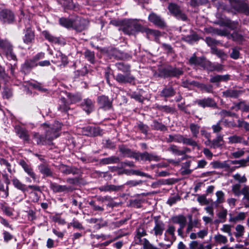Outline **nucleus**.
I'll list each match as a JSON object with an SVG mask.
<instances>
[{
	"label": "nucleus",
	"mask_w": 249,
	"mask_h": 249,
	"mask_svg": "<svg viewBox=\"0 0 249 249\" xmlns=\"http://www.w3.org/2000/svg\"><path fill=\"white\" fill-rule=\"evenodd\" d=\"M61 124L58 122H55L52 125L46 123L42 125V127L45 131L46 139L48 142H51L54 139L59 137L58 131L61 129Z\"/></svg>",
	"instance_id": "f257e3e1"
},
{
	"label": "nucleus",
	"mask_w": 249,
	"mask_h": 249,
	"mask_svg": "<svg viewBox=\"0 0 249 249\" xmlns=\"http://www.w3.org/2000/svg\"><path fill=\"white\" fill-rule=\"evenodd\" d=\"M166 141L167 142H173L183 143L184 144L189 145L193 147L197 146V142L192 138H187L183 135L180 134H176L174 135H169L168 137L166 138Z\"/></svg>",
	"instance_id": "f03ea898"
},
{
	"label": "nucleus",
	"mask_w": 249,
	"mask_h": 249,
	"mask_svg": "<svg viewBox=\"0 0 249 249\" xmlns=\"http://www.w3.org/2000/svg\"><path fill=\"white\" fill-rule=\"evenodd\" d=\"M231 7L234 10L235 13H244L249 16V7L247 4L240 0H229Z\"/></svg>",
	"instance_id": "7ed1b4c3"
},
{
	"label": "nucleus",
	"mask_w": 249,
	"mask_h": 249,
	"mask_svg": "<svg viewBox=\"0 0 249 249\" xmlns=\"http://www.w3.org/2000/svg\"><path fill=\"white\" fill-rule=\"evenodd\" d=\"M131 157L137 160L158 161L160 160V157L157 155L152 153H149L147 152L135 153L132 154Z\"/></svg>",
	"instance_id": "20e7f679"
},
{
	"label": "nucleus",
	"mask_w": 249,
	"mask_h": 249,
	"mask_svg": "<svg viewBox=\"0 0 249 249\" xmlns=\"http://www.w3.org/2000/svg\"><path fill=\"white\" fill-rule=\"evenodd\" d=\"M171 220L173 223L179 225V227L178 229V233L179 236L182 237L183 236V230L187 224L186 217L183 215L179 214L172 217Z\"/></svg>",
	"instance_id": "39448f33"
},
{
	"label": "nucleus",
	"mask_w": 249,
	"mask_h": 249,
	"mask_svg": "<svg viewBox=\"0 0 249 249\" xmlns=\"http://www.w3.org/2000/svg\"><path fill=\"white\" fill-rule=\"evenodd\" d=\"M168 9L171 14L178 19L186 21L187 19L186 15L182 13L179 6L176 4L171 3L169 4Z\"/></svg>",
	"instance_id": "423d86ee"
},
{
	"label": "nucleus",
	"mask_w": 249,
	"mask_h": 249,
	"mask_svg": "<svg viewBox=\"0 0 249 249\" xmlns=\"http://www.w3.org/2000/svg\"><path fill=\"white\" fill-rule=\"evenodd\" d=\"M131 25L132 26V34L137 32H142L146 33L147 35H153L154 36H158L160 33L158 31L151 30L142 27L134 20H133V23Z\"/></svg>",
	"instance_id": "0eeeda50"
},
{
	"label": "nucleus",
	"mask_w": 249,
	"mask_h": 249,
	"mask_svg": "<svg viewBox=\"0 0 249 249\" xmlns=\"http://www.w3.org/2000/svg\"><path fill=\"white\" fill-rule=\"evenodd\" d=\"M15 19L14 13L10 10L4 9L0 12V20L5 23H11Z\"/></svg>",
	"instance_id": "6e6552de"
},
{
	"label": "nucleus",
	"mask_w": 249,
	"mask_h": 249,
	"mask_svg": "<svg viewBox=\"0 0 249 249\" xmlns=\"http://www.w3.org/2000/svg\"><path fill=\"white\" fill-rule=\"evenodd\" d=\"M88 24V21L86 19L77 17L73 20L72 27L78 32H81L87 28Z\"/></svg>",
	"instance_id": "1a4fd4ad"
},
{
	"label": "nucleus",
	"mask_w": 249,
	"mask_h": 249,
	"mask_svg": "<svg viewBox=\"0 0 249 249\" xmlns=\"http://www.w3.org/2000/svg\"><path fill=\"white\" fill-rule=\"evenodd\" d=\"M125 74L118 73L114 76L115 79L120 84L132 83L134 82L135 78L130 73Z\"/></svg>",
	"instance_id": "9d476101"
},
{
	"label": "nucleus",
	"mask_w": 249,
	"mask_h": 249,
	"mask_svg": "<svg viewBox=\"0 0 249 249\" xmlns=\"http://www.w3.org/2000/svg\"><path fill=\"white\" fill-rule=\"evenodd\" d=\"M97 102L100 107L104 110H108L112 107V102L105 95L98 97Z\"/></svg>",
	"instance_id": "9b49d317"
},
{
	"label": "nucleus",
	"mask_w": 249,
	"mask_h": 249,
	"mask_svg": "<svg viewBox=\"0 0 249 249\" xmlns=\"http://www.w3.org/2000/svg\"><path fill=\"white\" fill-rule=\"evenodd\" d=\"M149 20L159 27H164L165 23L164 20L160 16L155 13H151L148 17Z\"/></svg>",
	"instance_id": "f8f14e48"
},
{
	"label": "nucleus",
	"mask_w": 249,
	"mask_h": 249,
	"mask_svg": "<svg viewBox=\"0 0 249 249\" xmlns=\"http://www.w3.org/2000/svg\"><path fill=\"white\" fill-rule=\"evenodd\" d=\"M59 169L62 173L66 175L70 174L76 175L79 173V170L77 168L67 166L63 164L59 165Z\"/></svg>",
	"instance_id": "ddd939ff"
},
{
	"label": "nucleus",
	"mask_w": 249,
	"mask_h": 249,
	"mask_svg": "<svg viewBox=\"0 0 249 249\" xmlns=\"http://www.w3.org/2000/svg\"><path fill=\"white\" fill-rule=\"evenodd\" d=\"M19 165L23 168L24 171L30 176L34 180L36 179V174L30 165L27 164L24 160H21L19 162Z\"/></svg>",
	"instance_id": "4468645a"
},
{
	"label": "nucleus",
	"mask_w": 249,
	"mask_h": 249,
	"mask_svg": "<svg viewBox=\"0 0 249 249\" xmlns=\"http://www.w3.org/2000/svg\"><path fill=\"white\" fill-rule=\"evenodd\" d=\"M195 103L203 108L206 107H213L216 105L214 100L210 98L197 100L195 101Z\"/></svg>",
	"instance_id": "2eb2a0df"
},
{
	"label": "nucleus",
	"mask_w": 249,
	"mask_h": 249,
	"mask_svg": "<svg viewBox=\"0 0 249 249\" xmlns=\"http://www.w3.org/2000/svg\"><path fill=\"white\" fill-rule=\"evenodd\" d=\"M15 130L16 133L20 139L25 142H29L30 137L27 130L20 126H17L15 127Z\"/></svg>",
	"instance_id": "dca6fc26"
},
{
	"label": "nucleus",
	"mask_w": 249,
	"mask_h": 249,
	"mask_svg": "<svg viewBox=\"0 0 249 249\" xmlns=\"http://www.w3.org/2000/svg\"><path fill=\"white\" fill-rule=\"evenodd\" d=\"M132 19L124 20V23L121 28H119V30H122L124 34L127 35H132Z\"/></svg>",
	"instance_id": "f3484780"
},
{
	"label": "nucleus",
	"mask_w": 249,
	"mask_h": 249,
	"mask_svg": "<svg viewBox=\"0 0 249 249\" xmlns=\"http://www.w3.org/2000/svg\"><path fill=\"white\" fill-rule=\"evenodd\" d=\"M42 35L44 37L47 39L50 42L58 44H65L64 41L61 40L59 37L54 36L51 35L49 32L44 31L42 32Z\"/></svg>",
	"instance_id": "a211bd4d"
},
{
	"label": "nucleus",
	"mask_w": 249,
	"mask_h": 249,
	"mask_svg": "<svg viewBox=\"0 0 249 249\" xmlns=\"http://www.w3.org/2000/svg\"><path fill=\"white\" fill-rule=\"evenodd\" d=\"M39 172L42 174L44 177H52L53 172L46 163H42L38 167Z\"/></svg>",
	"instance_id": "6ab92c4d"
},
{
	"label": "nucleus",
	"mask_w": 249,
	"mask_h": 249,
	"mask_svg": "<svg viewBox=\"0 0 249 249\" xmlns=\"http://www.w3.org/2000/svg\"><path fill=\"white\" fill-rule=\"evenodd\" d=\"M5 43L2 49L5 51L6 57L9 60H13L15 62L16 60V56L13 52L12 46L9 42Z\"/></svg>",
	"instance_id": "aec40b11"
},
{
	"label": "nucleus",
	"mask_w": 249,
	"mask_h": 249,
	"mask_svg": "<svg viewBox=\"0 0 249 249\" xmlns=\"http://www.w3.org/2000/svg\"><path fill=\"white\" fill-rule=\"evenodd\" d=\"M155 225L153 228V231L155 236H161L165 229V225L161 221L158 220L155 221Z\"/></svg>",
	"instance_id": "412c9836"
},
{
	"label": "nucleus",
	"mask_w": 249,
	"mask_h": 249,
	"mask_svg": "<svg viewBox=\"0 0 249 249\" xmlns=\"http://www.w3.org/2000/svg\"><path fill=\"white\" fill-rule=\"evenodd\" d=\"M50 188L54 193L68 192L71 188L66 185H60L55 183H50Z\"/></svg>",
	"instance_id": "4be33fe9"
},
{
	"label": "nucleus",
	"mask_w": 249,
	"mask_h": 249,
	"mask_svg": "<svg viewBox=\"0 0 249 249\" xmlns=\"http://www.w3.org/2000/svg\"><path fill=\"white\" fill-rule=\"evenodd\" d=\"M229 144L243 143L245 145H248V142L246 141L244 138L237 135H233L228 138Z\"/></svg>",
	"instance_id": "5701e85b"
},
{
	"label": "nucleus",
	"mask_w": 249,
	"mask_h": 249,
	"mask_svg": "<svg viewBox=\"0 0 249 249\" xmlns=\"http://www.w3.org/2000/svg\"><path fill=\"white\" fill-rule=\"evenodd\" d=\"M34 38V32L31 29H29V27H28V29L25 30V35L23 37V42L27 44H29L33 42Z\"/></svg>",
	"instance_id": "b1692460"
},
{
	"label": "nucleus",
	"mask_w": 249,
	"mask_h": 249,
	"mask_svg": "<svg viewBox=\"0 0 249 249\" xmlns=\"http://www.w3.org/2000/svg\"><path fill=\"white\" fill-rule=\"evenodd\" d=\"M242 93L241 90L233 89H229L222 92L223 96L226 98H237Z\"/></svg>",
	"instance_id": "393cba45"
},
{
	"label": "nucleus",
	"mask_w": 249,
	"mask_h": 249,
	"mask_svg": "<svg viewBox=\"0 0 249 249\" xmlns=\"http://www.w3.org/2000/svg\"><path fill=\"white\" fill-rule=\"evenodd\" d=\"M229 222L231 223H236L237 222L244 220L246 217V213L244 212H240L235 216H233L231 213H229Z\"/></svg>",
	"instance_id": "a878e982"
},
{
	"label": "nucleus",
	"mask_w": 249,
	"mask_h": 249,
	"mask_svg": "<svg viewBox=\"0 0 249 249\" xmlns=\"http://www.w3.org/2000/svg\"><path fill=\"white\" fill-rule=\"evenodd\" d=\"M200 227L201 224L198 219H195L193 220L190 219L187 224V227L186 230V233H189L193 230L194 228H200Z\"/></svg>",
	"instance_id": "bb28decb"
},
{
	"label": "nucleus",
	"mask_w": 249,
	"mask_h": 249,
	"mask_svg": "<svg viewBox=\"0 0 249 249\" xmlns=\"http://www.w3.org/2000/svg\"><path fill=\"white\" fill-rule=\"evenodd\" d=\"M83 109L87 112L89 113L91 112L94 109V104L93 101L89 99H86L84 100L82 104Z\"/></svg>",
	"instance_id": "cd10ccee"
},
{
	"label": "nucleus",
	"mask_w": 249,
	"mask_h": 249,
	"mask_svg": "<svg viewBox=\"0 0 249 249\" xmlns=\"http://www.w3.org/2000/svg\"><path fill=\"white\" fill-rule=\"evenodd\" d=\"M44 56V53H39L36 55L35 60H31L29 61H27L24 63L25 67L27 68H32L34 67L37 65V64H36V61L37 60L40 58H42Z\"/></svg>",
	"instance_id": "c85d7f7f"
},
{
	"label": "nucleus",
	"mask_w": 249,
	"mask_h": 249,
	"mask_svg": "<svg viewBox=\"0 0 249 249\" xmlns=\"http://www.w3.org/2000/svg\"><path fill=\"white\" fill-rule=\"evenodd\" d=\"M33 138L35 139L37 144L38 145H44L46 143H49L46 139V136L44 137L37 133H35L34 134Z\"/></svg>",
	"instance_id": "c756f323"
},
{
	"label": "nucleus",
	"mask_w": 249,
	"mask_h": 249,
	"mask_svg": "<svg viewBox=\"0 0 249 249\" xmlns=\"http://www.w3.org/2000/svg\"><path fill=\"white\" fill-rule=\"evenodd\" d=\"M200 126L196 124L191 123L189 125V128L194 138H196L199 132Z\"/></svg>",
	"instance_id": "7c9ffc66"
},
{
	"label": "nucleus",
	"mask_w": 249,
	"mask_h": 249,
	"mask_svg": "<svg viewBox=\"0 0 249 249\" xmlns=\"http://www.w3.org/2000/svg\"><path fill=\"white\" fill-rule=\"evenodd\" d=\"M118 70L121 71L124 73H130V66L125 64L123 62L117 63L115 64Z\"/></svg>",
	"instance_id": "2f4dec72"
},
{
	"label": "nucleus",
	"mask_w": 249,
	"mask_h": 249,
	"mask_svg": "<svg viewBox=\"0 0 249 249\" xmlns=\"http://www.w3.org/2000/svg\"><path fill=\"white\" fill-rule=\"evenodd\" d=\"M223 142V137L221 135H217L216 139H213L212 141V145H211V147L216 148L220 147Z\"/></svg>",
	"instance_id": "473e14b6"
},
{
	"label": "nucleus",
	"mask_w": 249,
	"mask_h": 249,
	"mask_svg": "<svg viewBox=\"0 0 249 249\" xmlns=\"http://www.w3.org/2000/svg\"><path fill=\"white\" fill-rule=\"evenodd\" d=\"M175 92L172 87H165L161 91L160 96L164 97H169L174 95Z\"/></svg>",
	"instance_id": "72a5a7b5"
},
{
	"label": "nucleus",
	"mask_w": 249,
	"mask_h": 249,
	"mask_svg": "<svg viewBox=\"0 0 249 249\" xmlns=\"http://www.w3.org/2000/svg\"><path fill=\"white\" fill-rule=\"evenodd\" d=\"M235 229V232L234 234L236 238L242 237L244 235L245 231V227L243 225L238 224L236 226Z\"/></svg>",
	"instance_id": "f704fd0d"
},
{
	"label": "nucleus",
	"mask_w": 249,
	"mask_h": 249,
	"mask_svg": "<svg viewBox=\"0 0 249 249\" xmlns=\"http://www.w3.org/2000/svg\"><path fill=\"white\" fill-rule=\"evenodd\" d=\"M57 1L65 9H72L74 7L72 0H57Z\"/></svg>",
	"instance_id": "c9c22d12"
},
{
	"label": "nucleus",
	"mask_w": 249,
	"mask_h": 249,
	"mask_svg": "<svg viewBox=\"0 0 249 249\" xmlns=\"http://www.w3.org/2000/svg\"><path fill=\"white\" fill-rule=\"evenodd\" d=\"M170 77H178L182 75L183 71L182 70L177 68H169Z\"/></svg>",
	"instance_id": "e433bc0d"
},
{
	"label": "nucleus",
	"mask_w": 249,
	"mask_h": 249,
	"mask_svg": "<svg viewBox=\"0 0 249 249\" xmlns=\"http://www.w3.org/2000/svg\"><path fill=\"white\" fill-rule=\"evenodd\" d=\"M214 241L218 244H225L228 242L227 238L221 234H217L214 236L213 237Z\"/></svg>",
	"instance_id": "4c0bfd02"
},
{
	"label": "nucleus",
	"mask_w": 249,
	"mask_h": 249,
	"mask_svg": "<svg viewBox=\"0 0 249 249\" xmlns=\"http://www.w3.org/2000/svg\"><path fill=\"white\" fill-rule=\"evenodd\" d=\"M216 196L217 197L216 200L213 203L215 204V206L216 207L219 204L224 202V193L222 191H218L216 193Z\"/></svg>",
	"instance_id": "58836bf2"
},
{
	"label": "nucleus",
	"mask_w": 249,
	"mask_h": 249,
	"mask_svg": "<svg viewBox=\"0 0 249 249\" xmlns=\"http://www.w3.org/2000/svg\"><path fill=\"white\" fill-rule=\"evenodd\" d=\"M120 161V159L118 157L111 156L102 159V161L104 164H111L117 163Z\"/></svg>",
	"instance_id": "ea45409f"
},
{
	"label": "nucleus",
	"mask_w": 249,
	"mask_h": 249,
	"mask_svg": "<svg viewBox=\"0 0 249 249\" xmlns=\"http://www.w3.org/2000/svg\"><path fill=\"white\" fill-rule=\"evenodd\" d=\"M12 182L14 186L17 189L23 192L26 190V185L22 183L18 179L16 178H14L12 180Z\"/></svg>",
	"instance_id": "a19ab883"
},
{
	"label": "nucleus",
	"mask_w": 249,
	"mask_h": 249,
	"mask_svg": "<svg viewBox=\"0 0 249 249\" xmlns=\"http://www.w3.org/2000/svg\"><path fill=\"white\" fill-rule=\"evenodd\" d=\"M59 109L62 112H67L70 109L68 103L66 102L64 98H62L60 100Z\"/></svg>",
	"instance_id": "79ce46f5"
},
{
	"label": "nucleus",
	"mask_w": 249,
	"mask_h": 249,
	"mask_svg": "<svg viewBox=\"0 0 249 249\" xmlns=\"http://www.w3.org/2000/svg\"><path fill=\"white\" fill-rule=\"evenodd\" d=\"M202 57H197L194 54L189 59V63L191 65L200 66L202 62Z\"/></svg>",
	"instance_id": "37998d69"
},
{
	"label": "nucleus",
	"mask_w": 249,
	"mask_h": 249,
	"mask_svg": "<svg viewBox=\"0 0 249 249\" xmlns=\"http://www.w3.org/2000/svg\"><path fill=\"white\" fill-rule=\"evenodd\" d=\"M169 150L177 155H182L185 154L186 151L189 150V149L186 148L184 150H179L178 149L177 146L173 145L169 148Z\"/></svg>",
	"instance_id": "c03bdc74"
},
{
	"label": "nucleus",
	"mask_w": 249,
	"mask_h": 249,
	"mask_svg": "<svg viewBox=\"0 0 249 249\" xmlns=\"http://www.w3.org/2000/svg\"><path fill=\"white\" fill-rule=\"evenodd\" d=\"M72 22L73 20H71L70 19L67 18H61L59 19V23L60 24L66 27V28H70L72 27Z\"/></svg>",
	"instance_id": "a18cd8bd"
},
{
	"label": "nucleus",
	"mask_w": 249,
	"mask_h": 249,
	"mask_svg": "<svg viewBox=\"0 0 249 249\" xmlns=\"http://www.w3.org/2000/svg\"><path fill=\"white\" fill-rule=\"evenodd\" d=\"M211 52L221 59H224L226 56V54L222 50H218L216 47H212Z\"/></svg>",
	"instance_id": "49530a36"
},
{
	"label": "nucleus",
	"mask_w": 249,
	"mask_h": 249,
	"mask_svg": "<svg viewBox=\"0 0 249 249\" xmlns=\"http://www.w3.org/2000/svg\"><path fill=\"white\" fill-rule=\"evenodd\" d=\"M197 87L205 92L209 93L213 92V86L211 85H206L198 82Z\"/></svg>",
	"instance_id": "de8ad7c7"
},
{
	"label": "nucleus",
	"mask_w": 249,
	"mask_h": 249,
	"mask_svg": "<svg viewBox=\"0 0 249 249\" xmlns=\"http://www.w3.org/2000/svg\"><path fill=\"white\" fill-rule=\"evenodd\" d=\"M2 95L3 98L9 99L13 96L12 89L7 87L4 88Z\"/></svg>",
	"instance_id": "09e8293b"
},
{
	"label": "nucleus",
	"mask_w": 249,
	"mask_h": 249,
	"mask_svg": "<svg viewBox=\"0 0 249 249\" xmlns=\"http://www.w3.org/2000/svg\"><path fill=\"white\" fill-rule=\"evenodd\" d=\"M198 82L195 81H190L189 80H186L182 82V86L184 88H189L192 86L197 87L198 86Z\"/></svg>",
	"instance_id": "8fccbe9b"
},
{
	"label": "nucleus",
	"mask_w": 249,
	"mask_h": 249,
	"mask_svg": "<svg viewBox=\"0 0 249 249\" xmlns=\"http://www.w3.org/2000/svg\"><path fill=\"white\" fill-rule=\"evenodd\" d=\"M233 178L236 181H238L239 183H244L247 182V179L245 175L241 176L240 174L237 173L232 176Z\"/></svg>",
	"instance_id": "3c124183"
},
{
	"label": "nucleus",
	"mask_w": 249,
	"mask_h": 249,
	"mask_svg": "<svg viewBox=\"0 0 249 249\" xmlns=\"http://www.w3.org/2000/svg\"><path fill=\"white\" fill-rule=\"evenodd\" d=\"M241 194L243 195V199L249 201V186L245 185L241 189Z\"/></svg>",
	"instance_id": "603ef678"
},
{
	"label": "nucleus",
	"mask_w": 249,
	"mask_h": 249,
	"mask_svg": "<svg viewBox=\"0 0 249 249\" xmlns=\"http://www.w3.org/2000/svg\"><path fill=\"white\" fill-rule=\"evenodd\" d=\"M56 57L58 59H60L62 62V65L66 66L68 64V58L67 57L62 53L60 52H58L56 54Z\"/></svg>",
	"instance_id": "864d4df0"
},
{
	"label": "nucleus",
	"mask_w": 249,
	"mask_h": 249,
	"mask_svg": "<svg viewBox=\"0 0 249 249\" xmlns=\"http://www.w3.org/2000/svg\"><path fill=\"white\" fill-rule=\"evenodd\" d=\"M229 38H231L233 41L239 42H242L243 40V36L241 35L236 32H234L232 34H231L229 37Z\"/></svg>",
	"instance_id": "5fc2aeb1"
},
{
	"label": "nucleus",
	"mask_w": 249,
	"mask_h": 249,
	"mask_svg": "<svg viewBox=\"0 0 249 249\" xmlns=\"http://www.w3.org/2000/svg\"><path fill=\"white\" fill-rule=\"evenodd\" d=\"M160 110L164 111L166 113H173L175 111L173 107L168 106H158L157 107Z\"/></svg>",
	"instance_id": "6e6d98bb"
},
{
	"label": "nucleus",
	"mask_w": 249,
	"mask_h": 249,
	"mask_svg": "<svg viewBox=\"0 0 249 249\" xmlns=\"http://www.w3.org/2000/svg\"><path fill=\"white\" fill-rule=\"evenodd\" d=\"M90 133H89V136L95 137L101 135L102 134V131L99 127H91V131Z\"/></svg>",
	"instance_id": "4d7b16f0"
},
{
	"label": "nucleus",
	"mask_w": 249,
	"mask_h": 249,
	"mask_svg": "<svg viewBox=\"0 0 249 249\" xmlns=\"http://www.w3.org/2000/svg\"><path fill=\"white\" fill-rule=\"evenodd\" d=\"M202 64L200 66L203 67L204 69H207L211 71V69L212 68L213 64L208 60H207L205 58H203Z\"/></svg>",
	"instance_id": "13d9d810"
},
{
	"label": "nucleus",
	"mask_w": 249,
	"mask_h": 249,
	"mask_svg": "<svg viewBox=\"0 0 249 249\" xmlns=\"http://www.w3.org/2000/svg\"><path fill=\"white\" fill-rule=\"evenodd\" d=\"M231 162L232 164H239V165L237 166V168H239L240 167H245L248 165L246 159L231 160Z\"/></svg>",
	"instance_id": "bf43d9fd"
},
{
	"label": "nucleus",
	"mask_w": 249,
	"mask_h": 249,
	"mask_svg": "<svg viewBox=\"0 0 249 249\" xmlns=\"http://www.w3.org/2000/svg\"><path fill=\"white\" fill-rule=\"evenodd\" d=\"M130 173L132 175H135L140 176H142V177H146V178H152V177L150 175H148L144 172H141L139 170H132L130 171Z\"/></svg>",
	"instance_id": "052dcab7"
},
{
	"label": "nucleus",
	"mask_w": 249,
	"mask_h": 249,
	"mask_svg": "<svg viewBox=\"0 0 249 249\" xmlns=\"http://www.w3.org/2000/svg\"><path fill=\"white\" fill-rule=\"evenodd\" d=\"M223 232L227 233L228 235L231 236L232 235L231 232V226L229 224H224L221 229Z\"/></svg>",
	"instance_id": "680f3d73"
},
{
	"label": "nucleus",
	"mask_w": 249,
	"mask_h": 249,
	"mask_svg": "<svg viewBox=\"0 0 249 249\" xmlns=\"http://www.w3.org/2000/svg\"><path fill=\"white\" fill-rule=\"evenodd\" d=\"M241 185L239 184H235L232 186V191L236 196H240L241 195L240 190Z\"/></svg>",
	"instance_id": "e2e57ef3"
},
{
	"label": "nucleus",
	"mask_w": 249,
	"mask_h": 249,
	"mask_svg": "<svg viewBox=\"0 0 249 249\" xmlns=\"http://www.w3.org/2000/svg\"><path fill=\"white\" fill-rule=\"evenodd\" d=\"M159 75L164 78L170 77L169 68H168L160 70Z\"/></svg>",
	"instance_id": "0e129e2a"
},
{
	"label": "nucleus",
	"mask_w": 249,
	"mask_h": 249,
	"mask_svg": "<svg viewBox=\"0 0 249 249\" xmlns=\"http://www.w3.org/2000/svg\"><path fill=\"white\" fill-rule=\"evenodd\" d=\"M153 126L155 129L157 130L164 131L167 129L166 126L164 124L156 121H154L153 122Z\"/></svg>",
	"instance_id": "69168bd1"
},
{
	"label": "nucleus",
	"mask_w": 249,
	"mask_h": 249,
	"mask_svg": "<svg viewBox=\"0 0 249 249\" xmlns=\"http://www.w3.org/2000/svg\"><path fill=\"white\" fill-rule=\"evenodd\" d=\"M205 41H206V42L207 43V44L209 46H211V48L214 47V46L215 45H217V44H218L219 43V42L218 41L216 40L215 39H214L213 38L210 37H206L205 39Z\"/></svg>",
	"instance_id": "338daca9"
},
{
	"label": "nucleus",
	"mask_w": 249,
	"mask_h": 249,
	"mask_svg": "<svg viewBox=\"0 0 249 249\" xmlns=\"http://www.w3.org/2000/svg\"><path fill=\"white\" fill-rule=\"evenodd\" d=\"M146 235V232L144 229L142 227H139L137 230L136 237L140 239L142 237Z\"/></svg>",
	"instance_id": "774afa93"
}]
</instances>
